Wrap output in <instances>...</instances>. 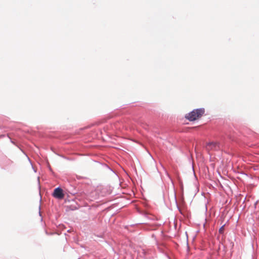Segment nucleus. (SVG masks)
<instances>
[{
	"instance_id": "obj_2",
	"label": "nucleus",
	"mask_w": 259,
	"mask_h": 259,
	"mask_svg": "<svg viewBox=\"0 0 259 259\" xmlns=\"http://www.w3.org/2000/svg\"><path fill=\"white\" fill-rule=\"evenodd\" d=\"M206 149L208 151H218L220 149V144L218 142H209L205 146Z\"/></svg>"
},
{
	"instance_id": "obj_1",
	"label": "nucleus",
	"mask_w": 259,
	"mask_h": 259,
	"mask_svg": "<svg viewBox=\"0 0 259 259\" xmlns=\"http://www.w3.org/2000/svg\"><path fill=\"white\" fill-rule=\"evenodd\" d=\"M204 113L203 108L193 110L192 112L187 114L185 117L190 121H194L200 118Z\"/></svg>"
},
{
	"instance_id": "obj_4",
	"label": "nucleus",
	"mask_w": 259,
	"mask_h": 259,
	"mask_svg": "<svg viewBox=\"0 0 259 259\" xmlns=\"http://www.w3.org/2000/svg\"><path fill=\"white\" fill-rule=\"evenodd\" d=\"M224 229V226H223L221 227V228L219 229V232L220 233H223Z\"/></svg>"
},
{
	"instance_id": "obj_3",
	"label": "nucleus",
	"mask_w": 259,
	"mask_h": 259,
	"mask_svg": "<svg viewBox=\"0 0 259 259\" xmlns=\"http://www.w3.org/2000/svg\"><path fill=\"white\" fill-rule=\"evenodd\" d=\"M53 196L56 198L62 199L64 197V194L62 189L60 188H56L53 192Z\"/></svg>"
}]
</instances>
